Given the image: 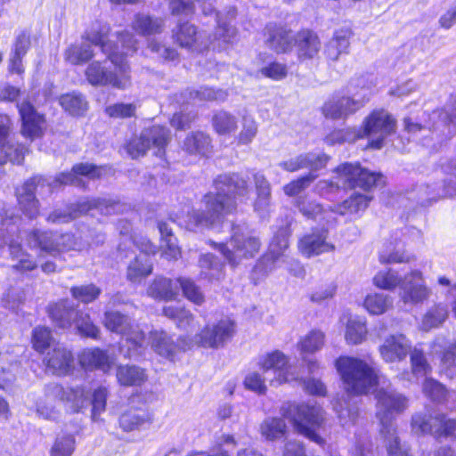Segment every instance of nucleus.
<instances>
[{
  "mask_svg": "<svg viewBox=\"0 0 456 456\" xmlns=\"http://www.w3.org/2000/svg\"><path fill=\"white\" fill-rule=\"evenodd\" d=\"M442 172L444 175L443 184L429 185L421 189L423 196L421 197V204L435 201L439 198L445 196L456 197V157L445 161L441 166Z\"/></svg>",
  "mask_w": 456,
  "mask_h": 456,
  "instance_id": "24",
  "label": "nucleus"
},
{
  "mask_svg": "<svg viewBox=\"0 0 456 456\" xmlns=\"http://www.w3.org/2000/svg\"><path fill=\"white\" fill-rule=\"evenodd\" d=\"M60 104L72 116H81L87 110V102L79 93H69L60 97Z\"/></svg>",
  "mask_w": 456,
  "mask_h": 456,
  "instance_id": "49",
  "label": "nucleus"
},
{
  "mask_svg": "<svg viewBox=\"0 0 456 456\" xmlns=\"http://www.w3.org/2000/svg\"><path fill=\"white\" fill-rule=\"evenodd\" d=\"M102 173V167H97L90 164H78L73 167L72 171L69 173L60 174L50 187L57 186L58 184H74L80 185L81 179L78 175L86 176L89 178L100 177Z\"/></svg>",
  "mask_w": 456,
  "mask_h": 456,
  "instance_id": "36",
  "label": "nucleus"
},
{
  "mask_svg": "<svg viewBox=\"0 0 456 456\" xmlns=\"http://www.w3.org/2000/svg\"><path fill=\"white\" fill-rule=\"evenodd\" d=\"M365 191V193L354 192L347 200L343 201L342 204L337 207V209H324L323 207L314 200L307 199H299L297 206L304 216L308 219H314L320 223L326 224H332L336 221V214L345 216L347 214H358L364 211L372 197L368 194V191L372 188Z\"/></svg>",
  "mask_w": 456,
  "mask_h": 456,
  "instance_id": "9",
  "label": "nucleus"
},
{
  "mask_svg": "<svg viewBox=\"0 0 456 456\" xmlns=\"http://www.w3.org/2000/svg\"><path fill=\"white\" fill-rule=\"evenodd\" d=\"M76 441L72 435L59 436L50 450V456H71Z\"/></svg>",
  "mask_w": 456,
  "mask_h": 456,
  "instance_id": "58",
  "label": "nucleus"
},
{
  "mask_svg": "<svg viewBox=\"0 0 456 456\" xmlns=\"http://www.w3.org/2000/svg\"><path fill=\"white\" fill-rule=\"evenodd\" d=\"M423 392L430 399L436 402L443 401L447 395L445 388L441 383L429 378H426L424 380Z\"/></svg>",
  "mask_w": 456,
  "mask_h": 456,
  "instance_id": "64",
  "label": "nucleus"
},
{
  "mask_svg": "<svg viewBox=\"0 0 456 456\" xmlns=\"http://www.w3.org/2000/svg\"><path fill=\"white\" fill-rule=\"evenodd\" d=\"M131 28L141 36L159 34L164 29V20L161 18L138 12L131 21Z\"/></svg>",
  "mask_w": 456,
  "mask_h": 456,
  "instance_id": "38",
  "label": "nucleus"
},
{
  "mask_svg": "<svg viewBox=\"0 0 456 456\" xmlns=\"http://www.w3.org/2000/svg\"><path fill=\"white\" fill-rule=\"evenodd\" d=\"M61 400L70 403V408L77 411L89 402L88 393L84 387H76L64 389V395H61Z\"/></svg>",
  "mask_w": 456,
  "mask_h": 456,
  "instance_id": "56",
  "label": "nucleus"
},
{
  "mask_svg": "<svg viewBox=\"0 0 456 456\" xmlns=\"http://www.w3.org/2000/svg\"><path fill=\"white\" fill-rule=\"evenodd\" d=\"M70 292L74 298L82 303L88 304L99 297L101 289L94 284H87L73 287L71 288Z\"/></svg>",
  "mask_w": 456,
  "mask_h": 456,
  "instance_id": "61",
  "label": "nucleus"
},
{
  "mask_svg": "<svg viewBox=\"0 0 456 456\" xmlns=\"http://www.w3.org/2000/svg\"><path fill=\"white\" fill-rule=\"evenodd\" d=\"M46 368L53 374L63 376L73 370L74 358L70 350L61 344L54 346L44 359Z\"/></svg>",
  "mask_w": 456,
  "mask_h": 456,
  "instance_id": "31",
  "label": "nucleus"
},
{
  "mask_svg": "<svg viewBox=\"0 0 456 456\" xmlns=\"http://www.w3.org/2000/svg\"><path fill=\"white\" fill-rule=\"evenodd\" d=\"M431 290L426 285L420 271L413 270L404 275L400 289V298L405 305H416L428 300Z\"/></svg>",
  "mask_w": 456,
  "mask_h": 456,
  "instance_id": "25",
  "label": "nucleus"
},
{
  "mask_svg": "<svg viewBox=\"0 0 456 456\" xmlns=\"http://www.w3.org/2000/svg\"><path fill=\"white\" fill-rule=\"evenodd\" d=\"M178 287L181 288L183 296L195 305H200L204 302V295L195 282L187 278L177 279Z\"/></svg>",
  "mask_w": 456,
  "mask_h": 456,
  "instance_id": "59",
  "label": "nucleus"
},
{
  "mask_svg": "<svg viewBox=\"0 0 456 456\" xmlns=\"http://www.w3.org/2000/svg\"><path fill=\"white\" fill-rule=\"evenodd\" d=\"M413 259V256L405 252L399 244L392 247L387 246L379 254V260L383 264L408 263Z\"/></svg>",
  "mask_w": 456,
  "mask_h": 456,
  "instance_id": "55",
  "label": "nucleus"
},
{
  "mask_svg": "<svg viewBox=\"0 0 456 456\" xmlns=\"http://www.w3.org/2000/svg\"><path fill=\"white\" fill-rule=\"evenodd\" d=\"M20 217L5 209L0 205V248L8 246L12 259L16 262L14 267L22 271H31L37 266V261L23 250L20 241L23 240L19 223Z\"/></svg>",
  "mask_w": 456,
  "mask_h": 456,
  "instance_id": "8",
  "label": "nucleus"
},
{
  "mask_svg": "<svg viewBox=\"0 0 456 456\" xmlns=\"http://www.w3.org/2000/svg\"><path fill=\"white\" fill-rule=\"evenodd\" d=\"M117 379L122 386H141L147 379V375L140 367L120 365L117 369Z\"/></svg>",
  "mask_w": 456,
  "mask_h": 456,
  "instance_id": "44",
  "label": "nucleus"
},
{
  "mask_svg": "<svg viewBox=\"0 0 456 456\" xmlns=\"http://www.w3.org/2000/svg\"><path fill=\"white\" fill-rule=\"evenodd\" d=\"M18 108L22 120V134L31 139L40 136L45 128L44 117L28 102L18 104Z\"/></svg>",
  "mask_w": 456,
  "mask_h": 456,
  "instance_id": "34",
  "label": "nucleus"
},
{
  "mask_svg": "<svg viewBox=\"0 0 456 456\" xmlns=\"http://www.w3.org/2000/svg\"><path fill=\"white\" fill-rule=\"evenodd\" d=\"M368 100L367 94H354L353 97L335 96L328 101L323 108V114L330 118H341L359 110Z\"/></svg>",
  "mask_w": 456,
  "mask_h": 456,
  "instance_id": "26",
  "label": "nucleus"
},
{
  "mask_svg": "<svg viewBox=\"0 0 456 456\" xmlns=\"http://www.w3.org/2000/svg\"><path fill=\"white\" fill-rule=\"evenodd\" d=\"M403 278L391 269L379 271L373 278L376 287L385 290H394L396 287L401 289Z\"/></svg>",
  "mask_w": 456,
  "mask_h": 456,
  "instance_id": "54",
  "label": "nucleus"
},
{
  "mask_svg": "<svg viewBox=\"0 0 456 456\" xmlns=\"http://www.w3.org/2000/svg\"><path fill=\"white\" fill-rule=\"evenodd\" d=\"M202 277L209 281H219L224 276V265L212 254H204L199 260Z\"/></svg>",
  "mask_w": 456,
  "mask_h": 456,
  "instance_id": "48",
  "label": "nucleus"
},
{
  "mask_svg": "<svg viewBox=\"0 0 456 456\" xmlns=\"http://www.w3.org/2000/svg\"><path fill=\"white\" fill-rule=\"evenodd\" d=\"M148 296L159 300H173L178 294L177 280L157 277L147 289Z\"/></svg>",
  "mask_w": 456,
  "mask_h": 456,
  "instance_id": "39",
  "label": "nucleus"
},
{
  "mask_svg": "<svg viewBox=\"0 0 456 456\" xmlns=\"http://www.w3.org/2000/svg\"><path fill=\"white\" fill-rule=\"evenodd\" d=\"M114 42L109 37V28L102 27L97 32L86 33L80 41L70 45L64 52V60L72 65H83L94 56V46L108 52Z\"/></svg>",
  "mask_w": 456,
  "mask_h": 456,
  "instance_id": "14",
  "label": "nucleus"
},
{
  "mask_svg": "<svg viewBox=\"0 0 456 456\" xmlns=\"http://www.w3.org/2000/svg\"><path fill=\"white\" fill-rule=\"evenodd\" d=\"M325 334L320 330H312L301 337L297 344V348L301 355H312L324 346Z\"/></svg>",
  "mask_w": 456,
  "mask_h": 456,
  "instance_id": "41",
  "label": "nucleus"
},
{
  "mask_svg": "<svg viewBox=\"0 0 456 456\" xmlns=\"http://www.w3.org/2000/svg\"><path fill=\"white\" fill-rule=\"evenodd\" d=\"M441 370L450 379L456 377V342L450 344L441 359Z\"/></svg>",
  "mask_w": 456,
  "mask_h": 456,
  "instance_id": "60",
  "label": "nucleus"
},
{
  "mask_svg": "<svg viewBox=\"0 0 456 456\" xmlns=\"http://www.w3.org/2000/svg\"><path fill=\"white\" fill-rule=\"evenodd\" d=\"M125 207L119 202L107 200H84L78 203L77 209L68 213L55 210L48 216V221L56 224L68 223L76 218L78 214L87 212L91 209H98L102 215H111L122 212Z\"/></svg>",
  "mask_w": 456,
  "mask_h": 456,
  "instance_id": "22",
  "label": "nucleus"
},
{
  "mask_svg": "<svg viewBox=\"0 0 456 456\" xmlns=\"http://www.w3.org/2000/svg\"><path fill=\"white\" fill-rule=\"evenodd\" d=\"M282 416L289 419L298 433L322 445L324 440L316 433L323 421V411L320 405L285 403L281 409Z\"/></svg>",
  "mask_w": 456,
  "mask_h": 456,
  "instance_id": "12",
  "label": "nucleus"
},
{
  "mask_svg": "<svg viewBox=\"0 0 456 456\" xmlns=\"http://www.w3.org/2000/svg\"><path fill=\"white\" fill-rule=\"evenodd\" d=\"M411 342L403 334L387 337L379 346V354L386 362H401L411 351Z\"/></svg>",
  "mask_w": 456,
  "mask_h": 456,
  "instance_id": "30",
  "label": "nucleus"
},
{
  "mask_svg": "<svg viewBox=\"0 0 456 456\" xmlns=\"http://www.w3.org/2000/svg\"><path fill=\"white\" fill-rule=\"evenodd\" d=\"M395 128L396 120L392 115L384 110H374L365 118L362 131L354 129L336 131L327 137V142L334 144L354 142L357 138L368 136L369 146L373 149H380L384 140L395 133Z\"/></svg>",
  "mask_w": 456,
  "mask_h": 456,
  "instance_id": "5",
  "label": "nucleus"
},
{
  "mask_svg": "<svg viewBox=\"0 0 456 456\" xmlns=\"http://www.w3.org/2000/svg\"><path fill=\"white\" fill-rule=\"evenodd\" d=\"M215 188L216 192L206 194L199 208H188L178 216L181 226L192 232L210 227L236 208L231 194L242 200L248 192L247 181L237 174L219 175L215 180Z\"/></svg>",
  "mask_w": 456,
  "mask_h": 456,
  "instance_id": "1",
  "label": "nucleus"
},
{
  "mask_svg": "<svg viewBox=\"0 0 456 456\" xmlns=\"http://www.w3.org/2000/svg\"><path fill=\"white\" fill-rule=\"evenodd\" d=\"M53 321L61 328H69L72 323L81 336L98 338L100 330L90 320L87 314H83L72 308L65 300L53 305L50 309Z\"/></svg>",
  "mask_w": 456,
  "mask_h": 456,
  "instance_id": "16",
  "label": "nucleus"
},
{
  "mask_svg": "<svg viewBox=\"0 0 456 456\" xmlns=\"http://www.w3.org/2000/svg\"><path fill=\"white\" fill-rule=\"evenodd\" d=\"M329 160V157L321 153H305L280 162L279 166L288 171L296 172L301 169H309L311 172L323 168Z\"/></svg>",
  "mask_w": 456,
  "mask_h": 456,
  "instance_id": "33",
  "label": "nucleus"
},
{
  "mask_svg": "<svg viewBox=\"0 0 456 456\" xmlns=\"http://www.w3.org/2000/svg\"><path fill=\"white\" fill-rule=\"evenodd\" d=\"M260 246L261 243L256 237L245 228L236 226L232 229L229 246L222 243L218 245V249L227 262L235 266L242 259L253 257L259 251Z\"/></svg>",
  "mask_w": 456,
  "mask_h": 456,
  "instance_id": "15",
  "label": "nucleus"
},
{
  "mask_svg": "<svg viewBox=\"0 0 456 456\" xmlns=\"http://www.w3.org/2000/svg\"><path fill=\"white\" fill-rule=\"evenodd\" d=\"M151 346L159 355L172 360L179 350L186 351L193 347L192 338L181 337L178 343L175 344L168 335L164 331H154L151 333Z\"/></svg>",
  "mask_w": 456,
  "mask_h": 456,
  "instance_id": "29",
  "label": "nucleus"
},
{
  "mask_svg": "<svg viewBox=\"0 0 456 456\" xmlns=\"http://www.w3.org/2000/svg\"><path fill=\"white\" fill-rule=\"evenodd\" d=\"M64 388L58 384H49L45 388L44 395L37 403V413L45 419H54L59 416L58 403L62 402L61 395Z\"/></svg>",
  "mask_w": 456,
  "mask_h": 456,
  "instance_id": "32",
  "label": "nucleus"
},
{
  "mask_svg": "<svg viewBox=\"0 0 456 456\" xmlns=\"http://www.w3.org/2000/svg\"><path fill=\"white\" fill-rule=\"evenodd\" d=\"M289 237L288 225L278 230L269 245L268 251L256 263L254 273L264 277L275 270L283 268L294 276L300 277L305 274L302 265L287 254Z\"/></svg>",
  "mask_w": 456,
  "mask_h": 456,
  "instance_id": "6",
  "label": "nucleus"
},
{
  "mask_svg": "<svg viewBox=\"0 0 456 456\" xmlns=\"http://www.w3.org/2000/svg\"><path fill=\"white\" fill-rule=\"evenodd\" d=\"M44 179L34 177L26 181L16 189L18 204L22 213L29 219L36 218L39 214V202L36 199V191L39 186H44Z\"/></svg>",
  "mask_w": 456,
  "mask_h": 456,
  "instance_id": "27",
  "label": "nucleus"
},
{
  "mask_svg": "<svg viewBox=\"0 0 456 456\" xmlns=\"http://www.w3.org/2000/svg\"><path fill=\"white\" fill-rule=\"evenodd\" d=\"M328 230H314L304 235L298 241V250L305 257H313L335 249V246L328 241Z\"/></svg>",
  "mask_w": 456,
  "mask_h": 456,
  "instance_id": "28",
  "label": "nucleus"
},
{
  "mask_svg": "<svg viewBox=\"0 0 456 456\" xmlns=\"http://www.w3.org/2000/svg\"><path fill=\"white\" fill-rule=\"evenodd\" d=\"M152 420L151 414L142 410L130 409L125 411L119 418V425L125 431H132L139 428L145 423Z\"/></svg>",
  "mask_w": 456,
  "mask_h": 456,
  "instance_id": "46",
  "label": "nucleus"
},
{
  "mask_svg": "<svg viewBox=\"0 0 456 456\" xmlns=\"http://www.w3.org/2000/svg\"><path fill=\"white\" fill-rule=\"evenodd\" d=\"M235 333V324L230 319H222L216 323L208 324L198 334L195 335L194 346H200L205 348L223 347Z\"/></svg>",
  "mask_w": 456,
  "mask_h": 456,
  "instance_id": "20",
  "label": "nucleus"
},
{
  "mask_svg": "<svg viewBox=\"0 0 456 456\" xmlns=\"http://www.w3.org/2000/svg\"><path fill=\"white\" fill-rule=\"evenodd\" d=\"M80 366L86 370H99L104 373L112 367V360L105 350L99 347L86 348L78 354Z\"/></svg>",
  "mask_w": 456,
  "mask_h": 456,
  "instance_id": "35",
  "label": "nucleus"
},
{
  "mask_svg": "<svg viewBox=\"0 0 456 456\" xmlns=\"http://www.w3.org/2000/svg\"><path fill=\"white\" fill-rule=\"evenodd\" d=\"M51 330L46 327L38 326L32 332V345L36 351L44 353L52 343Z\"/></svg>",
  "mask_w": 456,
  "mask_h": 456,
  "instance_id": "62",
  "label": "nucleus"
},
{
  "mask_svg": "<svg viewBox=\"0 0 456 456\" xmlns=\"http://www.w3.org/2000/svg\"><path fill=\"white\" fill-rule=\"evenodd\" d=\"M377 418L380 422V434L387 442L389 456H409L406 451L399 446L398 438L395 436L394 420L396 414L404 411L407 407V399L401 394L391 388H377Z\"/></svg>",
  "mask_w": 456,
  "mask_h": 456,
  "instance_id": "3",
  "label": "nucleus"
},
{
  "mask_svg": "<svg viewBox=\"0 0 456 456\" xmlns=\"http://www.w3.org/2000/svg\"><path fill=\"white\" fill-rule=\"evenodd\" d=\"M287 433V425L283 419L277 417L265 418L260 425L261 436L268 441H276Z\"/></svg>",
  "mask_w": 456,
  "mask_h": 456,
  "instance_id": "45",
  "label": "nucleus"
},
{
  "mask_svg": "<svg viewBox=\"0 0 456 456\" xmlns=\"http://www.w3.org/2000/svg\"><path fill=\"white\" fill-rule=\"evenodd\" d=\"M24 234L26 244L29 248L53 256L66 250H83L93 243L98 244L103 240L102 235H97L96 241L90 242L87 236L76 238L69 233L59 235L37 229L26 232Z\"/></svg>",
  "mask_w": 456,
  "mask_h": 456,
  "instance_id": "10",
  "label": "nucleus"
},
{
  "mask_svg": "<svg viewBox=\"0 0 456 456\" xmlns=\"http://www.w3.org/2000/svg\"><path fill=\"white\" fill-rule=\"evenodd\" d=\"M216 18L218 26L213 38L205 39L203 32H199L194 25L184 22L180 24L175 32V41L180 46L192 51H201L208 45H211L213 49L224 48V45L232 42L235 29L225 22H222L218 14Z\"/></svg>",
  "mask_w": 456,
  "mask_h": 456,
  "instance_id": "11",
  "label": "nucleus"
},
{
  "mask_svg": "<svg viewBox=\"0 0 456 456\" xmlns=\"http://www.w3.org/2000/svg\"><path fill=\"white\" fill-rule=\"evenodd\" d=\"M351 32L348 29H339L334 33L325 48V54L332 61L338 59L339 55L347 52Z\"/></svg>",
  "mask_w": 456,
  "mask_h": 456,
  "instance_id": "43",
  "label": "nucleus"
},
{
  "mask_svg": "<svg viewBox=\"0 0 456 456\" xmlns=\"http://www.w3.org/2000/svg\"><path fill=\"white\" fill-rule=\"evenodd\" d=\"M412 429L418 434H432L436 437L453 436L456 437V420L445 419L444 415L435 417L416 414L412 417Z\"/></svg>",
  "mask_w": 456,
  "mask_h": 456,
  "instance_id": "23",
  "label": "nucleus"
},
{
  "mask_svg": "<svg viewBox=\"0 0 456 456\" xmlns=\"http://www.w3.org/2000/svg\"><path fill=\"white\" fill-rule=\"evenodd\" d=\"M254 181L256 190V200L254 203L255 211L264 216L269 209L271 199L270 183L260 173L254 175Z\"/></svg>",
  "mask_w": 456,
  "mask_h": 456,
  "instance_id": "40",
  "label": "nucleus"
},
{
  "mask_svg": "<svg viewBox=\"0 0 456 456\" xmlns=\"http://www.w3.org/2000/svg\"><path fill=\"white\" fill-rule=\"evenodd\" d=\"M367 335L365 322L358 319H350L346 324V340L349 344L356 345L362 343Z\"/></svg>",
  "mask_w": 456,
  "mask_h": 456,
  "instance_id": "57",
  "label": "nucleus"
},
{
  "mask_svg": "<svg viewBox=\"0 0 456 456\" xmlns=\"http://www.w3.org/2000/svg\"><path fill=\"white\" fill-rule=\"evenodd\" d=\"M212 125L218 134H230L237 130L238 119L227 111H219L213 116Z\"/></svg>",
  "mask_w": 456,
  "mask_h": 456,
  "instance_id": "50",
  "label": "nucleus"
},
{
  "mask_svg": "<svg viewBox=\"0 0 456 456\" xmlns=\"http://www.w3.org/2000/svg\"><path fill=\"white\" fill-rule=\"evenodd\" d=\"M210 145V138L203 133L189 134L184 142L183 149L191 154L206 155Z\"/></svg>",
  "mask_w": 456,
  "mask_h": 456,
  "instance_id": "52",
  "label": "nucleus"
},
{
  "mask_svg": "<svg viewBox=\"0 0 456 456\" xmlns=\"http://www.w3.org/2000/svg\"><path fill=\"white\" fill-rule=\"evenodd\" d=\"M169 131L160 126H152L142 131L138 137L134 138L127 145V152L133 159L143 156L153 148L154 154L161 157L169 140Z\"/></svg>",
  "mask_w": 456,
  "mask_h": 456,
  "instance_id": "18",
  "label": "nucleus"
},
{
  "mask_svg": "<svg viewBox=\"0 0 456 456\" xmlns=\"http://www.w3.org/2000/svg\"><path fill=\"white\" fill-rule=\"evenodd\" d=\"M134 244L141 253L130 262L126 277L131 282L139 283L152 272V264L149 256L157 252V247L142 237L134 240Z\"/></svg>",
  "mask_w": 456,
  "mask_h": 456,
  "instance_id": "21",
  "label": "nucleus"
},
{
  "mask_svg": "<svg viewBox=\"0 0 456 456\" xmlns=\"http://www.w3.org/2000/svg\"><path fill=\"white\" fill-rule=\"evenodd\" d=\"M163 314L175 321L176 326L182 330L189 329L194 322V315L183 307L165 306Z\"/></svg>",
  "mask_w": 456,
  "mask_h": 456,
  "instance_id": "53",
  "label": "nucleus"
},
{
  "mask_svg": "<svg viewBox=\"0 0 456 456\" xmlns=\"http://www.w3.org/2000/svg\"><path fill=\"white\" fill-rule=\"evenodd\" d=\"M448 317V310L441 304L431 307L422 317L419 328L421 330L429 331L440 327Z\"/></svg>",
  "mask_w": 456,
  "mask_h": 456,
  "instance_id": "47",
  "label": "nucleus"
},
{
  "mask_svg": "<svg viewBox=\"0 0 456 456\" xmlns=\"http://www.w3.org/2000/svg\"><path fill=\"white\" fill-rule=\"evenodd\" d=\"M336 181L322 180L315 186V191L321 196L327 197L336 193L340 188H361L367 191L371 186L383 183L380 174L362 168L357 163H344L336 170Z\"/></svg>",
  "mask_w": 456,
  "mask_h": 456,
  "instance_id": "7",
  "label": "nucleus"
},
{
  "mask_svg": "<svg viewBox=\"0 0 456 456\" xmlns=\"http://www.w3.org/2000/svg\"><path fill=\"white\" fill-rule=\"evenodd\" d=\"M423 123L419 122L413 118H405L404 127L405 130L412 134L414 139H418L416 134L419 132L423 137H427L430 133L436 134L437 139L440 137L449 138L452 137L456 129L452 126L447 119L443 116V110H434L432 113H423ZM427 141V138H424Z\"/></svg>",
  "mask_w": 456,
  "mask_h": 456,
  "instance_id": "17",
  "label": "nucleus"
},
{
  "mask_svg": "<svg viewBox=\"0 0 456 456\" xmlns=\"http://www.w3.org/2000/svg\"><path fill=\"white\" fill-rule=\"evenodd\" d=\"M117 41L121 44V50L114 42L109 46L104 61H92L86 68L85 75L92 86H111L117 89L124 90L130 86V69L125 57L137 50V41L129 32L124 31L116 36Z\"/></svg>",
  "mask_w": 456,
  "mask_h": 456,
  "instance_id": "2",
  "label": "nucleus"
},
{
  "mask_svg": "<svg viewBox=\"0 0 456 456\" xmlns=\"http://www.w3.org/2000/svg\"><path fill=\"white\" fill-rule=\"evenodd\" d=\"M393 305L392 298L383 293H372L367 295L363 305L371 314H382Z\"/></svg>",
  "mask_w": 456,
  "mask_h": 456,
  "instance_id": "51",
  "label": "nucleus"
},
{
  "mask_svg": "<svg viewBox=\"0 0 456 456\" xmlns=\"http://www.w3.org/2000/svg\"><path fill=\"white\" fill-rule=\"evenodd\" d=\"M412 374L419 377H426L431 371V367L422 351L415 348L411 353Z\"/></svg>",
  "mask_w": 456,
  "mask_h": 456,
  "instance_id": "63",
  "label": "nucleus"
},
{
  "mask_svg": "<svg viewBox=\"0 0 456 456\" xmlns=\"http://www.w3.org/2000/svg\"><path fill=\"white\" fill-rule=\"evenodd\" d=\"M295 45L300 60L313 59L320 52L321 41L314 32L302 30L295 37Z\"/></svg>",
  "mask_w": 456,
  "mask_h": 456,
  "instance_id": "37",
  "label": "nucleus"
},
{
  "mask_svg": "<svg viewBox=\"0 0 456 456\" xmlns=\"http://www.w3.org/2000/svg\"><path fill=\"white\" fill-rule=\"evenodd\" d=\"M335 367L341 378L344 389L349 395H365L381 383H385L378 370L356 357L340 356L336 360Z\"/></svg>",
  "mask_w": 456,
  "mask_h": 456,
  "instance_id": "4",
  "label": "nucleus"
},
{
  "mask_svg": "<svg viewBox=\"0 0 456 456\" xmlns=\"http://www.w3.org/2000/svg\"><path fill=\"white\" fill-rule=\"evenodd\" d=\"M268 37L266 39L269 46L277 53H284L292 46V37L290 31L281 27L273 26L267 28Z\"/></svg>",
  "mask_w": 456,
  "mask_h": 456,
  "instance_id": "42",
  "label": "nucleus"
},
{
  "mask_svg": "<svg viewBox=\"0 0 456 456\" xmlns=\"http://www.w3.org/2000/svg\"><path fill=\"white\" fill-rule=\"evenodd\" d=\"M258 365L264 373L269 371L273 373V379H270L271 384L281 385L300 379L296 368L289 363V357L281 351L276 350L262 356Z\"/></svg>",
  "mask_w": 456,
  "mask_h": 456,
  "instance_id": "19",
  "label": "nucleus"
},
{
  "mask_svg": "<svg viewBox=\"0 0 456 456\" xmlns=\"http://www.w3.org/2000/svg\"><path fill=\"white\" fill-rule=\"evenodd\" d=\"M103 324L111 332L121 334L126 337L127 350L125 352L126 357L132 358L142 355L148 346L144 332L138 325H134L128 316L117 311H107L104 314Z\"/></svg>",
  "mask_w": 456,
  "mask_h": 456,
  "instance_id": "13",
  "label": "nucleus"
}]
</instances>
